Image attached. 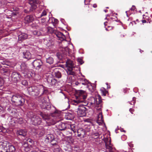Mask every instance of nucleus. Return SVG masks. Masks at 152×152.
<instances>
[{
	"mask_svg": "<svg viewBox=\"0 0 152 152\" xmlns=\"http://www.w3.org/2000/svg\"><path fill=\"white\" fill-rule=\"evenodd\" d=\"M66 71L67 74L68 75H75V73L74 69L75 67H62Z\"/></svg>",
	"mask_w": 152,
	"mask_h": 152,
	"instance_id": "nucleus-14",
	"label": "nucleus"
},
{
	"mask_svg": "<svg viewBox=\"0 0 152 152\" xmlns=\"http://www.w3.org/2000/svg\"><path fill=\"white\" fill-rule=\"evenodd\" d=\"M107 19V18L106 17L105 18V19Z\"/></svg>",
	"mask_w": 152,
	"mask_h": 152,
	"instance_id": "nucleus-63",
	"label": "nucleus"
},
{
	"mask_svg": "<svg viewBox=\"0 0 152 152\" xmlns=\"http://www.w3.org/2000/svg\"><path fill=\"white\" fill-rule=\"evenodd\" d=\"M42 64V61L39 59L35 60L33 62L34 66H41Z\"/></svg>",
	"mask_w": 152,
	"mask_h": 152,
	"instance_id": "nucleus-21",
	"label": "nucleus"
},
{
	"mask_svg": "<svg viewBox=\"0 0 152 152\" xmlns=\"http://www.w3.org/2000/svg\"><path fill=\"white\" fill-rule=\"evenodd\" d=\"M7 150V152H15V148L12 145H9Z\"/></svg>",
	"mask_w": 152,
	"mask_h": 152,
	"instance_id": "nucleus-29",
	"label": "nucleus"
},
{
	"mask_svg": "<svg viewBox=\"0 0 152 152\" xmlns=\"http://www.w3.org/2000/svg\"><path fill=\"white\" fill-rule=\"evenodd\" d=\"M94 103L95 104H99L102 102V100L101 99V98L99 95H98L97 98H96V99H94Z\"/></svg>",
	"mask_w": 152,
	"mask_h": 152,
	"instance_id": "nucleus-27",
	"label": "nucleus"
},
{
	"mask_svg": "<svg viewBox=\"0 0 152 152\" xmlns=\"http://www.w3.org/2000/svg\"><path fill=\"white\" fill-rule=\"evenodd\" d=\"M35 132L36 134L39 137L42 136L45 134V132L43 130L40 129H37Z\"/></svg>",
	"mask_w": 152,
	"mask_h": 152,
	"instance_id": "nucleus-23",
	"label": "nucleus"
},
{
	"mask_svg": "<svg viewBox=\"0 0 152 152\" xmlns=\"http://www.w3.org/2000/svg\"><path fill=\"white\" fill-rule=\"evenodd\" d=\"M40 152H46L45 151H40Z\"/></svg>",
	"mask_w": 152,
	"mask_h": 152,
	"instance_id": "nucleus-59",
	"label": "nucleus"
},
{
	"mask_svg": "<svg viewBox=\"0 0 152 152\" xmlns=\"http://www.w3.org/2000/svg\"><path fill=\"white\" fill-rule=\"evenodd\" d=\"M59 152H61V151H59Z\"/></svg>",
	"mask_w": 152,
	"mask_h": 152,
	"instance_id": "nucleus-62",
	"label": "nucleus"
},
{
	"mask_svg": "<svg viewBox=\"0 0 152 152\" xmlns=\"http://www.w3.org/2000/svg\"><path fill=\"white\" fill-rule=\"evenodd\" d=\"M3 31L1 30H0V35L2 34V33Z\"/></svg>",
	"mask_w": 152,
	"mask_h": 152,
	"instance_id": "nucleus-53",
	"label": "nucleus"
},
{
	"mask_svg": "<svg viewBox=\"0 0 152 152\" xmlns=\"http://www.w3.org/2000/svg\"><path fill=\"white\" fill-rule=\"evenodd\" d=\"M107 23V22H104V24L105 26H106V25H107L106 24Z\"/></svg>",
	"mask_w": 152,
	"mask_h": 152,
	"instance_id": "nucleus-52",
	"label": "nucleus"
},
{
	"mask_svg": "<svg viewBox=\"0 0 152 152\" xmlns=\"http://www.w3.org/2000/svg\"><path fill=\"white\" fill-rule=\"evenodd\" d=\"M2 67H0V72L1 73H5L9 74V71L6 68L1 69Z\"/></svg>",
	"mask_w": 152,
	"mask_h": 152,
	"instance_id": "nucleus-32",
	"label": "nucleus"
},
{
	"mask_svg": "<svg viewBox=\"0 0 152 152\" xmlns=\"http://www.w3.org/2000/svg\"><path fill=\"white\" fill-rule=\"evenodd\" d=\"M39 3L38 0H31L29 1V3L31 5V7L34 10L36 9L37 6L36 4Z\"/></svg>",
	"mask_w": 152,
	"mask_h": 152,
	"instance_id": "nucleus-19",
	"label": "nucleus"
},
{
	"mask_svg": "<svg viewBox=\"0 0 152 152\" xmlns=\"http://www.w3.org/2000/svg\"><path fill=\"white\" fill-rule=\"evenodd\" d=\"M33 34L34 35H36L37 36H39L41 34L39 31L36 30L34 31L33 32Z\"/></svg>",
	"mask_w": 152,
	"mask_h": 152,
	"instance_id": "nucleus-35",
	"label": "nucleus"
},
{
	"mask_svg": "<svg viewBox=\"0 0 152 152\" xmlns=\"http://www.w3.org/2000/svg\"><path fill=\"white\" fill-rule=\"evenodd\" d=\"M18 136L21 135L25 137L27 134V132L25 130L20 129L18 130L16 132Z\"/></svg>",
	"mask_w": 152,
	"mask_h": 152,
	"instance_id": "nucleus-16",
	"label": "nucleus"
},
{
	"mask_svg": "<svg viewBox=\"0 0 152 152\" xmlns=\"http://www.w3.org/2000/svg\"><path fill=\"white\" fill-rule=\"evenodd\" d=\"M46 15V12L45 11H43L41 15V16H44Z\"/></svg>",
	"mask_w": 152,
	"mask_h": 152,
	"instance_id": "nucleus-43",
	"label": "nucleus"
},
{
	"mask_svg": "<svg viewBox=\"0 0 152 152\" xmlns=\"http://www.w3.org/2000/svg\"><path fill=\"white\" fill-rule=\"evenodd\" d=\"M105 143L106 148L108 149L110 152H114L115 149L111 144L110 139L105 140Z\"/></svg>",
	"mask_w": 152,
	"mask_h": 152,
	"instance_id": "nucleus-8",
	"label": "nucleus"
},
{
	"mask_svg": "<svg viewBox=\"0 0 152 152\" xmlns=\"http://www.w3.org/2000/svg\"><path fill=\"white\" fill-rule=\"evenodd\" d=\"M27 38V35L25 33H22L18 36L19 39L22 40L26 39Z\"/></svg>",
	"mask_w": 152,
	"mask_h": 152,
	"instance_id": "nucleus-26",
	"label": "nucleus"
},
{
	"mask_svg": "<svg viewBox=\"0 0 152 152\" xmlns=\"http://www.w3.org/2000/svg\"><path fill=\"white\" fill-rule=\"evenodd\" d=\"M101 91L102 95L104 96H105L108 93V92L105 90H102Z\"/></svg>",
	"mask_w": 152,
	"mask_h": 152,
	"instance_id": "nucleus-38",
	"label": "nucleus"
},
{
	"mask_svg": "<svg viewBox=\"0 0 152 152\" xmlns=\"http://www.w3.org/2000/svg\"><path fill=\"white\" fill-rule=\"evenodd\" d=\"M136 98L135 97H133L132 99V101L129 102V103L131 104L134 105V104L135 103Z\"/></svg>",
	"mask_w": 152,
	"mask_h": 152,
	"instance_id": "nucleus-36",
	"label": "nucleus"
},
{
	"mask_svg": "<svg viewBox=\"0 0 152 152\" xmlns=\"http://www.w3.org/2000/svg\"><path fill=\"white\" fill-rule=\"evenodd\" d=\"M45 141L47 142H50L52 145L56 144V141L55 140L54 136L53 134H49L45 137Z\"/></svg>",
	"mask_w": 152,
	"mask_h": 152,
	"instance_id": "nucleus-7",
	"label": "nucleus"
},
{
	"mask_svg": "<svg viewBox=\"0 0 152 152\" xmlns=\"http://www.w3.org/2000/svg\"><path fill=\"white\" fill-rule=\"evenodd\" d=\"M74 63L73 61L69 60H67V61L66 62V66H73Z\"/></svg>",
	"mask_w": 152,
	"mask_h": 152,
	"instance_id": "nucleus-31",
	"label": "nucleus"
},
{
	"mask_svg": "<svg viewBox=\"0 0 152 152\" xmlns=\"http://www.w3.org/2000/svg\"><path fill=\"white\" fill-rule=\"evenodd\" d=\"M90 1V0H85L84 3L85 5H87L89 4Z\"/></svg>",
	"mask_w": 152,
	"mask_h": 152,
	"instance_id": "nucleus-41",
	"label": "nucleus"
},
{
	"mask_svg": "<svg viewBox=\"0 0 152 152\" xmlns=\"http://www.w3.org/2000/svg\"><path fill=\"white\" fill-rule=\"evenodd\" d=\"M23 58L27 59H30L31 57V55L30 52L28 51L23 52Z\"/></svg>",
	"mask_w": 152,
	"mask_h": 152,
	"instance_id": "nucleus-20",
	"label": "nucleus"
},
{
	"mask_svg": "<svg viewBox=\"0 0 152 152\" xmlns=\"http://www.w3.org/2000/svg\"><path fill=\"white\" fill-rule=\"evenodd\" d=\"M21 84L23 85L26 86L28 84V82L26 80H24L22 81Z\"/></svg>",
	"mask_w": 152,
	"mask_h": 152,
	"instance_id": "nucleus-39",
	"label": "nucleus"
},
{
	"mask_svg": "<svg viewBox=\"0 0 152 152\" xmlns=\"http://www.w3.org/2000/svg\"><path fill=\"white\" fill-rule=\"evenodd\" d=\"M142 22L143 23H145L146 22V21L145 20H143L142 21Z\"/></svg>",
	"mask_w": 152,
	"mask_h": 152,
	"instance_id": "nucleus-54",
	"label": "nucleus"
},
{
	"mask_svg": "<svg viewBox=\"0 0 152 152\" xmlns=\"http://www.w3.org/2000/svg\"><path fill=\"white\" fill-rule=\"evenodd\" d=\"M20 75L18 73L13 72L11 76V80L15 83H17L20 79Z\"/></svg>",
	"mask_w": 152,
	"mask_h": 152,
	"instance_id": "nucleus-10",
	"label": "nucleus"
},
{
	"mask_svg": "<svg viewBox=\"0 0 152 152\" xmlns=\"http://www.w3.org/2000/svg\"><path fill=\"white\" fill-rule=\"evenodd\" d=\"M52 20V22L53 23H55L56 24L58 22V20L54 18H52L51 19Z\"/></svg>",
	"mask_w": 152,
	"mask_h": 152,
	"instance_id": "nucleus-37",
	"label": "nucleus"
},
{
	"mask_svg": "<svg viewBox=\"0 0 152 152\" xmlns=\"http://www.w3.org/2000/svg\"><path fill=\"white\" fill-rule=\"evenodd\" d=\"M96 109L97 110H98L99 111H101V107H100L98 109H97V108H96Z\"/></svg>",
	"mask_w": 152,
	"mask_h": 152,
	"instance_id": "nucleus-50",
	"label": "nucleus"
},
{
	"mask_svg": "<svg viewBox=\"0 0 152 152\" xmlns=\"http://www.w3.org/2000/svg\"><path fill=\"white\" fill-rule=\"evenodd\" d=\"M104 11L105 12H107V10H105Z\"/></svg>",
	"mask_w": 152,
	"mask_h": 152,
	"instance_id": "nucleus-56",
	"label": "nucleus"
},
{
	"mask_svg": "<svg viewBox=\"0 0 152 152\" xmlns=\"http://www.w3.org/2000/svg\"><path fill=\"white\" fill-rule=\"evenodd\" d=\"M58 58H59V59H61V58L60 57H58Z\"/></svg>",
	"mask_w": 152,
	"mask_h": 152,
	"instance_id": "nucleus-60",
	"label": "nucleus"
},
{
	"mask_svg": "<svg viewBox=\"0 0 152 152\" xmlns=\"http://www.w3.org/2000/svg\"><path fill=\"white\" fill-rule=\"evenodd\" d=\"M30 118L32 124L34 125H39L42 122L41 118L38 115H32Z\"/></svg>",
	"mask_w": 152,
	"mask_h": 152,
	"instance_id": "nucleus-6",
	"label": "nucleus"
},
{
	"mask_svg": "<svg viewBox=\"0 0 152 152\" xmlns=\"http://www.w3.org/2000/svg\"><path fill=\"white\" fill-rule=\"evenodd\" d=\"M93 7L94 8H96L97 7V5L96 4H94L93 5Z\"/></svg>",
	"mask_w": 152,
	"mask_h": 152,
	"instance_id": "nucleus-49",
	"label": "nucleus"
},
{
	"mask_svg": "<svg viewBox=\"0 0 152 152\" xmlns=\"http://www.w3.org/2000/svg\"><path fill=\"white\" fill-rule=\"evenodd\" d=\"M68 132V133H67V134H69L68 133H69L70 136H71L72 135V132H71V133L70 132Z\"/></svg>",
	"mask_w": 152,
	"mask_h": 152,
	"instance_id": "nucleus-51",
	"label": "nucleus"
},
{
	"mask_svg": "<svg viewBox=\"0 0 152 152\" xmlns=\"http://www.w3.org/2000/svg\"><path fill=\"white\" fill-rule=\"evenodd\" d=\"M78 80L80 82V84H82L83 85H86L88 84V82L86 79L81 78L78 79Z\"/></svg>",
	"mask_w": 152,
	"mask_h": 152,
	"instance_id": "nucleus-24",
	"label": "nucleus"
},
{
	"mask_svg": "<svg viewBox=\"0 0 152 152\" xmlns=\"http://www.w3.org/2000/svg\"><path fill=\"white\" fill-rule=\"evenodd\" d=\"M64 66L62 64H59V65H58L57 66Z\"/></svg>",
	"mask_w": 152,
	"mask_h": 152,
	"instance_id": "nucleus-48",
	"label": "nucleus"
},
{
	"mask_svg": "<svg viewBox=\"0 0 152 152\" xmlns=\"http://www.w3.org/2000/svg\"><path fill=\"white\" fill-rule=\"evenodd\" d=\"M126 13L127 16L128 17V14L127 13V11H126Z\"/></svg>",
	"mask_w": 152,
	"mask_h": 152,
	"instance_id": "nucleus-57",
	"label": "nucleus"
},
{
	"mask_svg": "<svg viewBox=\"0 0 152 152\" xmlns=\"http://www.w3.org/2000/svg\"><path fill=\"white\" fill-rule=\"evenodd\" d=\"M68 126V124H67L61 122H58L56 125L58 129L60 130H64L66 129H67Z\"/></svg>",
	"mask_w": 152,
	"mask_h": 152,
	"instance_id": "nucleus-13",
	"label": "nucleus"
},
{
	"mask_svg": "<svg viewBox=\"0 0 152 152\" xmlns=\"http://www.w3.org/2000/svg\"><path fill=\"white\" fill-rule=\"evenodd\" d=\"M12 103L17 106H22L25 103V99L20 95L16 94L13 95L11 98Z\"/></svg>",
	"mask_w": 152,
	"mask_h": 152,
	"instance_id": "nucleus-4",
	"label": "nucleus"
},
{
	"mask_svg": "<svg viewBox=\"0 0 152 152\" xmlns=\"http://www.w3.org/2000/svg\"><path fill=\"white\" fill-rule=\"evenodd\" d=\"M47 81L48 83L51 86L54 85L56 82V80L55 79L50 76L47 78Z\"/></svg>",
	"mask_w": 152,
	"mask_h": 152,
	"instance_id": "nucleus-18",
	"label": "nucleus"
},
{
	"mask_svg": "<svg viewBox=\"0 0 152 152\" xmlns=\"http://www.w3.org/2000/svg\"><path fill=\"white\" fill-rule=\"evenodd\" d=\"M77 62L78 63L80 64H82L84 63L83 60L81 58H78L77 59Z\"/></svg>",
	"mask_w": 152,
	"mask_h": 152,
	"instance_id": "nucleus-40",
	"label": "nucleus"
},
{
	"mask_svg": "<svg viewBox=\"0 0 152 152\" xmlns=\"http://www.w3.org/2000/svg\"><path fill=\"white\" fill-rule=\"evenodd\" d=\"M79 84H80V82H79H79L76 81L75 83V84L77 86Z\"/></svg>",
	"mask_w": 152,
	"mask_h": 152,
	"instance_id": "nucleus-46",
	"label": "nucleus"
},
{
	"mask_svg": "<svg viewBox=\"0 0 152 152\" xmlns=\"http://www.w3.org/2000/svg\"><path fill=\"white\" fill-rule=\"evenodd\" d=\"M61 115V112L57 110L55 111L51 115L49 116L41 112L40 113V115L45 120L48 126L55 124L57 122L56 118H58Z\"/></svg>",
	"mask_w": 152,
	"mask_h": 152,
	"instance_id": "nucleus-1",
	"label": "nucleus"
},
{
	"mask_svg": "<svg viewBox=\"0 0 152 152\" xmlns=\"http://www.w3.org/2000/svg\"><path fill=\"white\" fill-rule=\"evenodd\" d=\"M87 96V94L85 91L79 90L76 92L75 94V99L73 101V104L75 105L80 103H82L84 105L88 104V102L85 100Z\"/></svg>",
	"mask_w": 152,
	"mask_h": 152,
	"instance_id": "nucleus-2",
	"label": "nucleus"
},
{
	"mask_svg": "<svg viewBox=\"0 0 152 152\" xmlns=\"http://www.w3.org/2000/svg\"><path fill=\"white\" fill-rule=\"evenodd\" d=\"M58 148H57V149H56L55 150H56V151H58Z\"/></svg>",
	"mask_w": 152,
	"mask_h": 152,
	"instance_id": "nucleus-58",
	"label": "nucleus"
},
{
	"mask_svg": "<svg viewBox=\"0 0 152 152\" xmlns=\"http://www.w3.org/2000/svg\"><path fill=\"white\" fill-rule=\"evenodd\" d=\"M55 77L58 78H60L61 77V74L59 71L55 72Z\"/></svg>",
	"mask_w": 152,
	"mask_h": 152,
	"instance_id": "nucleus-34",
	"label": "nucleus"
},
{
	"mask_svg": "<svg viewBox=\"0 0 152 152\" xmlns=\"http://www.w3.org/2000/svg\"><path fill=\"white\" fill-rule=\"evenodd\" d=\"M16 13H17V12H16L15 13L13 12V14L14 15H16Z\"/></svg>",
	"mask_w": 152,
	"mask_h": 152,
	"instance_id": "nucleus-55",
	"label": "nucleus"
},
{
	"mask_svg": "<svg viewBox=\"0 0 152 152\" xmlns=\"http://www.w3.org/2000/svg\"><path fill=\"white\" fill-rule=\"evenodd\" d=\"M27 91L29 94L33 96H36L39 95L40 91H42V93L41 95L44 94H46L47 91L44 89V86H32L28 87L27 88Z\"/></svg>",
	"mask_w": 152,
	"mask_h": 152,
	"instance_id": "nucleus-3",
	"label": "nucleus"
},
{
	"mask_svg": "<svg viewBox=\"0 0 152 152\" xmlns=\"http://www.w3.org/2000/svg\"><path fill=\"white\" fill-rule=\"evenodd\" d=\"M60 20L63 23V24L64 23V19H61Z\"/></svg>",
	"mask_w": 152,
	"mask_h": 152,
	"instance_id": "nucleus-47",
	"label": "nucleus"
},
{
	"mask_svg": "<svg viewBox=\"0 0 152 152\" xmlns=\"http://www.w3.org/2000/svg\"><path fill=\"white\" fill-rule=\"evenodd\" d=\"M106 8H108V7H107Z\"/></svg>",
	"mask_w": 152,
	"mask_h": 152,
	"instance_id": "nucleus-64",
	"label": "nucleus"
},
{
	"mask_svg": "<svg viewBox=\"0 0 152 152\" xmlns=\"http://www.w3.org/2000/svg\"><path fill=\"white\" fill-rule=\"evenodd\" d=\"M135 7L134 6H132V7H131V8L130 9V10H131L134 11L135 10Z\"/></svg>",
	"mask_w": 152,
	"mask_h": 152,
	"instance_id": "nucleus-45",
	"label": "nucleus"
},
{
	"mask_svg": "<svg viewBox=\"0 0 152 152\" xmlns=\"http://www.w3.org/2000/svg\"><path fill=\"white\" fill-rule=\"evenodd\" d=\"M96 122L99 124H102L104 122V120L103 119V117L102 112H100L98 114Z\"/></svg>",
	"mask_w": 152,
	"mask_h": 152,
	"instance_id": "nucleus-17",
	"label": "nucleus"
},
{
	"mask_svg": "<svg viewBox=\"0 0 152 152\" xmlns=\"http://www.w3.org/2000/svg\"><path fill=\"white\" fill-rule=\"evenodd\" d=\"M34 18L31 15L26 16L25 18V23H28L32 22L34 20Z\"/></svg>",
	"mask_w": 152,
	"mask_h": 152,
	"instance_id": "nucleus-22",
	"label": "nucleus"
},
{
	"mask_svg": "<svg viewBox=\"0 0 152 152\" xmlns=\"http://www.w3.org/2000/svg\"><path fill=\"white\" fill-rule=\"evenodd\" d=\"M105 29H106L107 31V30H107V28H105Z\"/></svg>",
	"mask_w": 152,
	"mask_h": 152,
	"instance_id": "nucleus-61",
	"label": "nucleus"
},
{
	"mask_svg": "<svg viewBox=\"0 0 152 152\" xmlns=\"http://www.w3.org/2000/svg\"><path fill=\"white\" fill-rule=\"evenodd\" d=\"M75 113L72 111H69L66 113L65 118L67 120H72L75 117Z\"/></svg>",
	"mask_w": 152,
	"mask_h": 152,
	"instance_id": "nucleus-11",
	"label": "nucleus"
},
{
	"mask_svg": "<svg viewBox=\"0 0 152 152\" xmlns=\"http://www.w3.org/2000/svg\"><path fill=\"white\" fill-rule=\"evenodd\" d=\"M129 111L132 114H133V112L134 111V109L133 108H130L129 110Z\"/></svg>",
	"mask_w": 152,
	"mask_h": 152,
	"instance_id": "nucleus-44",
	"label": "nucleus"
},
{
	"mask_svg": "<svg viewBox=\"0 0 152 152\" xmlns=\"http://www.w3.org/2000/svg\"><path fill=\"white\" fill-rule=\"evenodd\" d=\"M9 145L7 141L0 142V151L1 152H7Z\"/></svg>",
	"mask_w": 152,
	"mask_h": 152,
	"instance_id": "nucleus-9",
	"label": "nucleus"
},
{
	"mask_svg": "<svg viewBox=\"0 0 152 152\" xmlns=\"http://www.w3.org/2000/svg\"><path fill=\"white\" fill-rule=\"evenodd\" d=\"M46 62L47 63L50 64H51L53 63V59L52 57H49L46 59Z\"/></svg>",
	"mask_w": 152,
	"mask_h": 152,
	"instance_id": "nucleus-33",
	"label": "nucleus"
},
{
	"mask_svg": "<svg viewBox=\"0 0 152 152\" xmlns=\"http://www.w3.org/2000/svg\"><path fill=\"white\" fill-rule=\"evenodd\" d=\"M78 134L77 136L80 137L81 136H83L85 134L84 130L82 128L79 129L77 131Z\"/></svg>",
	"mask_w": 152,
	"mask_h": 152,
	"instance_id": "nucleus-25",
	"label": "nucleus"
},
{
	"mask_svg": "<svg viewBox=\"0 0 152 152\" xmlns=\"http://www.w3.org/2000/svg\"><path fill=\"white\" fill-rule=\"evenodd\" d=\"M68 126L69 129H70L73 132V133H75L76 132L77 129L75 124H71L69 126L68 125Z\"/></svg>",
	"mask_w": 152,
	"mask_h": 152,
	"instance_id": "nucleus-28",
	"label": "nucleus"
},
{
	"mask_svg": "<svg viewBox=\"0 0 152 152\" xmlns=\"http://www.w3.org/2000/svg\"><path fill=\"white\" fill-rule=\"evenodd\" d=\"M47 30V31L48 32V33H50L51 34H52L54 33L55 34V32L56 31H57L55 30H53V28L50 27H48V28H46Z\"/></svg>",
	"mask_w": 152,
	"mask_h": 152,
	"instance_id": "nucleus-30",
	"label": "nucleus"
},
{
	"mask_svg": "<svg viewBox=\"0 0 152 152\" xmlns=\"http://www.w3.org/2000/svg\"><path fill=\"white\" fill-rule=\"evenodd\" d=\"M55 34L58 37V39L61 41L65 40V36L62 33L57 31L55 32Z\"/></svg>",
	"mask_w": 152,
	"mask_h": 152,
	"instance_id": "nucleus-15",
	"label": "nucleus"
},
{
	"mask_svg": "<svg viewBox=\"0 0 152 152\" xmlns=\"http://www.w3.org/2000/svg\"><path fill=\"white\" fill-rule=\"evenodd\" d=\"M93 136L96 137L95 138H97L99 136V134L98 133H96L93 134Z\"/></svg>",
	"mask_w": 152,
	"mask_h": 152,
	"instance_id": "nucleus-42",
	"label": "nucleus"
},
{
	"mask_svg": "<svg viewBox=\"0 0 152 152\" xmlns=\"http://www.w3.org/2000/svg\"><path fill=\"white\" fill-rule=\"evenodd\" d=\"M44 101H42L41 103H40V105L42 108L44 109H46L47 110H49L51 108V106L49 103L47 102L44 100V98H43Z\"/></svg>",
	"mask_w": 152,
	"mask_h": 152,
	"instance_id": "nucleus-12",
	"label": "nucleus"
},
{
	"mask_svg": "<svg viewBox=\"0 0 152 152\" xmlns=\"http://www.w3.org/2000/svg\"><path fill=\"white\" fill-rule=\"evenodd\" d=\"M85 106L83 105V104L82 105L79 106L77 111V113L79 117H82L86 115L87 108L85 107Z\"/></svg>",
	"mask_w": 152,
	"mask_h": 152,
	"instance_id": "nucleus-5",
	"label": "nucleus"
}]
</instances>
